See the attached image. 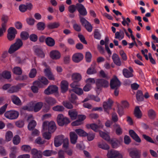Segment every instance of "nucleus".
<instances>
[{"label": "nucleus", "mask_w": 158, "mask_h": 158, "mask_svg": "<svg viewBox=\"0 0 158 158\" xmlns=\"http://www.w3.org/2000/svg\"><path fill=\"white\" fill-rule=\"evenodd\" d=\"M86 126L87 128H91L92 130L96 132L98 131L99 128H102L103 127V126L100 123H99L98 125H97L95 123L87 124Z\"/></svg>", "instance_id": "18"}, {"label": "nucleus", "mask_w": 158, "mask_h": 158, "mask_svg": "<svg viewBox=\"0 0 158 158\" xmlns=\"http://www.w3.org/2000/svg\"><path fill=\"white\" fill-rule=\"evenodd\" d=\"M45 101L49 105L52 106L56 102V100L53 98L49 97L46 98Z\"/></svg>", "instance_id": "34"}, {"label": "nucleus", "mask_w": 158, "mask_h": 158, "mask_svg": "<svg viewBox=\"0 0 158 158\" xmlns=\"http://www.w3.org/2000/svg\"><path fill=\"white\" fill-rule=\"evenodd\" d=\"M45 75L50 80H54L55 79L54 75L52 73L50 68L48 67L44 69Z\"/></svg>", "instance_id": "19"}, {"label": "nucleus", "mask_w": 158, "mask_h": 158, "mask_svg": "<svg viewBox=\"0 0 158 158\" xmlns=\"http://www.w3.org/2000/svg\"><path fill=\"white\" fill-rule=\"evenodd\" d=\"M19 115V112L15 110L8 111L4 114V116L6 118L11 120L16 119Z\"/></svg>", "instance_id": "5"}, {"label": "nucleus", "mask_w": 158, "mask_h": 158, "mask_svg": "<svg viewBox=\"0 0 158 158\" xmlns=\"http://www.w3.org/2000/svg\"><path fill=\"white\" fill-rule=\"evenodd\" d=\"M23 45L22 40L20 39H17L15 42L12 44L8 50V52L12 54L21 48Z\"/></svg>", "instance_id": "3"}, {"label": "nucleus", "mask_w": 158, "mask_h": 158, "mask_svg": "<svg viewBox=\"0 0 158 158\" xmlns=\"http://www.w3.org/2000/svg\"><path fill=\"white\" fill-rule=\"evenodd\" d=\"M96 79L94 78H89L86 79L85 81L88 84L92 85L93 84H96Z\"/></svg>", "instance_id": "43"}, {"label": "nucleus", "mask_w": 158, "mask_h": 158, "mask_svg": "<svg viewBox=\"0 0 158 158\" xmlns=\"http://www.w3.org/2000/svg\"><path fill=\"white\" fill-rule=\"evenodd\" d=\"M48 81L44 77L39 78L38 80L34 82V85H37V86L40 88L42 87L44 85H48Z\"/></svg>", "instance_id": "6"}, {"label": "nucleus", "mask_w": 158, "mask_h": 158, "mask_svg": "<svg viewBox=\"0 0 158 158\" xmlns=\"http://www.w3.org/2000/svg\"><path fill=\"white\" fill-rule=\"evenodd\" d=\"M99 133L100 136L103 139L108 142L110 141V137L108 134L102 131H100Z\"/></svg>", "instance_id": "35"}, {"label": "nucleus", "mask_w": 158, "mask_h": 158, "mask_svg": "<svg viewBox=\"0 0 158 158\" xmlns=\"http://www.w3.org/2000/svg\"><path fill=\"white\" fill-rule=\"evenodd\" d=\"M8 34L7 37L9 40H13L17 34V31L16 29L13 27H10L8 30Z\"/></svg>", "instance_id": "10"}, {"label": "nucleus", "mask_w": 158, "mask_h": 158, "mask_svg": "<svg viewBox=\"0 0 158 158\" xmlns=\"http://www.w3.org/2000/svg\"><path fill=\"white\" fill-rule=\"evenodd\" d=\"M22 150L26 152H29L31 149V147L28 145H23L21 147Z\"/></svg>", "instance_id": "48"}, {"label": "nucleus", "mask_w": 158, "mask_h": 158, "mask_svg": "<svg viewBox=\"0 0 158 158\" xmlns=\"http://www.w3.org/2000/svg\"><path fill=\"white\" fill-rule=\"evenodd\" d=\"M64 139V135H60L56 136L55 138L54 143L55 146L58 147L61 145Z\"/></svg>", "instance_id": "15"}, {"label": "nucleus", "mask_w": 158, "mask_h": 158, "mask_svg": "<svg viewBox=\"0 0 158 158\" xmlns=\"http://www.w3.org/2000/svg\"><path fill=\"white\" fill-rule=\"evenodd\" d=\"M72 91L79 95L82 94L83 93L82 89L81 88L78 87L77 88L72 89Z\"/></svg>", "instance_id": "46"}, {"label": "nucleus", "mask_w": 158, "mask_h": 158, "mask_svg": "<svg viewBox=\"0 0 158 158\" xmlns=\"http://www.w3.org/2000/svg\"><path fill=\"white\" fill-rule=\"evenodd\" d=\"M149 117L151 118H154L156 116V113L154 110L152 109L150 110L148 112Z\"/></svg>", "instance_id": "59"}, {"label": "nucleus", "mask_w": 158, "mask_h": 158, "mask_svg": "<svg viewBox=\"0 0 158 158\" xmlns=\"http://www.w3.org/2000/svg\"><path fill=\"white\" fill-rule=\"evenodd\" d=\"M112 59L114 63L117 65L120 66L121 65V62L118 56L116 54H113Z\"/></svg>", "instance_id": "22"}, {"label": "nucleus", "mask_w": 158, "mask_h": 158, "mask_svg": "<svg viewBox=\"0 0 158 158\" xmlns=\"http://www.w3.org/2000/svg\"><path fill=\"white\" fill-rule=\"evenodd\" d=\"M36 123L35 121L32 120L29 123L28 126V129L29 130H32L35 127Z\"/></svg>", "instance_id": "42"}, {"label": "nucleus", "mask_w": 158, "mask_h": 158, "mask_svg": "<svg viewBox=\"0 0 158 158\" xmlns=\"http://www.w3.org/2000/svg\"><path fill=\"white\" fill-rule=\"evenodd\" d=\"M70 139L71 143L75 144L77 141V136L74 132H71L70 133Z\"/></svg>", "instance_id": "24"}, {"label": "nucleus", "mask_w": 158, "mask_h": 158, "mask_svg": "<svg viewBox=\"0 0 158 158\" xmlns=\"http://www.w3.org/2000/svg\"><path fill=\"white\" fill-rule=\"evenodd\" d=\"M98 147L104 150H108L109 149V147L108 144L103 142H101L98 143Z\"/></svg>", "instance_id": "41"}, {"label": "nucleus", "mask_w": 158, "mask_h": 158, "mask_svg": "<svg viewBox=\"0 0 158 158\" xmlns=\"http://www.w3.org/2000/svg\"><path fill=\"white\" fill-rule=\"evenodd\" d=\"M43 136L46 139H49L51 137V133L54 132L56 129V124L54 121H45L42 125Z\"/></svg>", "instance_id": "1"}, {"label": "nucleus", "mask_w": 158, "mask_h": 158, "mask_svg": "<svg viewBox=\"0 0 158 158\" xmlns=\"http://www.w3.org/2000/svg\"><path fill=\"white\" fill-rule=\"evenodd\" d=\"M60 85L62 93H65L68 90L69 84L67 81L65 80L62 81Z\"/></svg>", "instance_id": "17"}, {"label": "nucleus", "mask_w": 158, "mask_h": 158, "mask_svg": "<svg viewBox=\"0 0 158 158\" xmlns=\"http://www.w3.org/2000/svg\"><path fill=\"white\" fill-rule=\"evenodd\" d=\"M58 90V87L55 85L49 86L44 91V93L47 95H50L57 93Z\"/></svg>", "instance_id": "9"}, {"label": "nucleus", "mask_w": 158, "mask_h": 158, "mask_svg": "<svg viewBox=\"0 0 158 158\" xmlns=\"http://www.w3.org/2000/svg\"><path fill=\"white\" fill-rule=\"evenodd\" d=\"M129 133L130 135L136 141L139 143L141 142V139L133 130H130L129 131Z\"/></svg>", "instance_id": "23"}, {"label": "nucleus", "mask_w": 158, "mask_h": 158, "mask_svg": "<svg viewBox=\"0 0 158 158\" xmlns=\"http://www.w3.org/2000/svg\"><path fill=\"white\" fill-rule=\"evenodd\" d=\"M83 55L81 53H76L73 54L72 57L73 61L75 63H78L83 58Z\"/></svg>", "instance_id": "16"}, {"label": "nucleus", "mask_w": 158, "mask_h": 158, "mask_svg": "<svg viewBox=\"0 0 158 158\" xmlns=\"http://www.w3.org/2000/svg\"><path fill=\"white\" fill-rule=\"evenodd\" d=\"M77 98L76 95L75 94H71V97L69 99L71 102L73 103H75L76 100L77 99Z\"/></svg>", "instance_id": "60"}, {"label": "nucleus", "mask_w": 158, "mask_h": 158, "mask_svg": "<svg viewBox=\"0 0 158 158\" xmlns=\"http://www.w3.org/2000/svg\"><path fill=\"white\" fill-rule=\"evenodd\" d=\"M85 59L86 61L88 62H90L91 60L92 55L89 52H87L86 53Z\"/></svg>", "instance_id": "61"}, {"label": "nucleus", "mask_w": 158, "mask_h": 158, "mask_svg": "<svg viewBox=\"0 0 158 158\" xmlns=\"http://www.w3.org/2000/svg\"><path fill=\"white\" fill-rule=\"evenodd\" d=\"M80 18L82 24L84 26L88 31L89 32H91L92 30L93 27L91 24L84 18L80 16Z\"/></svg>", "instance_id": "8"}, {"label": "nucleus", "mask_w": 158, "mask_h": 158, "mask_svg": "<svg viewBox=\"0 0 158 158\" xmlns=\"http://www.w3.org/2000/svg\"><path fill=\"white\" fill-rule=\"evenodd\" d=\"M56 120L58 125L60 126L66 125L70 123L69 118L64 117L62 114H59L57 115Z\"/></svg>", "instance_id": "4"}, {"label": "nucleus", "mask_w": 158, "mask_h": 158, "mask_svg": "<svg viewBox=\"0 0 158 158\" xmlns=\"http://www.w3.org/2000/svg\"><path fill=\"white\" fill-rule=\"evenodd\" d=\"M46 44L49 46L52 47L55 45V41L53 39L50 37H48L45 39Z\"/></svg>", "instance_id": "33"}, {"label": "nucleus", "mask_w": 158, "mask_h": 158, "mask_svg": "<svg viewBox=\"0 0 158 158\" xmlns=\"http://www.w3.org/2000/svg\"><path fill=\"white\" fill-rule=\"evenodd\" d=\"M110 85L112 89H118L120 85V82L117 78L115 77L111 80Z\"/></svg>", "instance_id": "11"}, {"label": "nucleus", "mask_w": 158, "mask_h": 158, "mask_svg": "<svg viewBox=\"0 0 158 158\" xmlns=\"http://www.w3.org/2000/svg\"><path fill=\"white\" fill-rule=\"evenodd\" d=\"M31 153L34 158H42V155L40 151H38L36 149H33L31 151Z\"/></svg>", "instance_id": "26"}, {"label": "nucleus", "mask_w": 158, "mask_h": 158, "mask_svg": "<svg viewBox=\"0 0 158 158\" xmlns=\"http://www.w3.org/2000/svg\"><path fill=\"white\" fill-rule=\"evenodd\" d=\"M131 21L130 19L129 18H127L126 19L122 21V23L124 26H125L127 25V26H129Z\"/></svg>", "instance_id": "62"}, {"label": "nucleus", "mask_w": 158, "mask_h": 158, "mask_svg": "<svg viewBox=\"0 0 158 158\" xmlns=\"http://www.w3.org/2000/svg\"><path fill=\"white\" fill-rule=\"evenodd\" d=\"M75 131L78 135L80 136H86L87 135V133L86 132L81 129H76Z\"/></svg>", "instance_id": "40"}, {"label": "nucleus", "mask_w": 158, "mask_h": 158, "mask_svg": "<svg viewBox=\"0 0 158 158\" xmlns=\"http://www.w3.org/2000/svg\"><path fill=\"white\" fill-rule=\"evenodd\" d=\"M133 71L132 68L130 67L129 68V69H124L123 70V73L125 77L128 78L133 76Z\"/></svg>", "instance_id": "14"}, {"label": "nucleus", "mask_w": 158, "mask_h": 158, "mask_svg": "<svg viewBox=\"0 0 158 158\" xmlns=\"http://www.w3.org/2000/svg\"><path fill=\"white\" fill-rule=\"evenodd\" d=\"M63 143V148H64V150L65 149L69 148V141L68 138H65L64 140Z\"/></svg>", "instance_id": "52"}, {"label": "nucleus", "mask_w": 158, "mask_h": 158, "mask_svg": "<svg viewBox=\"0 0 158 158\" xmlns=\"http://www.w3.org/2000/svg\"><path fill=\"white\" fill-rule=\"evenodd\" d=\"M76 8L80 14L83 16H85L87 14V12L84 6L81 4L77 3L76 5Z\"/></svg>", "instance_id": "13"}, {"label": "nucleus", "mask_w": 158, "mask_h": 158, "mask_svg": "<svg viewBox=\"0 0 158 158\" xmlns=\"http://www.w3.org/2000/svg\"><path fill=\"white\" fill-rule=\"evenodd\" d=\"M53 152L51 150H46L43 152V155L46 156H51L53 154Z\"/></svg>", "instance_id": "57"}, {"label": "nucleus", "mask_w": 158, "mask_h": 158, "mask_svg": "<svg viewBox=\"0 0 158 158\" xmlns=\"http://www.w3.org/2000/svg\"><path fill=\"white\" fill-rule=\"evenodd\" d=\"M43 106V103L41 102L34 104L33 102H31L27 106H23V109L24 110L28 111L33 110L35 112H37L41 109Z\"/></svg>", "instance_id": "2"}, {"label": "nucleus", "mask_w": 158, "mask_h": 158, "mask_svg": "<svg viewBox=\"0 0 158 158\" xmlns=\"http://www.w3.org/2000/svg\"><path fill=\"white\" fill-rule=\"evenodd\" d=\"M96 85L99 89L101 87H107L109 86V82L106 80L102 79H96Z\"/></svg>", "instance_id": "7"}, {"label": "nucleus", "mask_w": 158, "mask_h": 158, "mask_svg": "<svg viewBox=\"0 0 158 158\" xmlns=\"http://www.w3.org/2000/svg\"><path fill=\"white\" fill-rule=\"evenodd\" d=\"M13 137L12 133L10 131L6 132L5 135V139L7 142L10 141L12 139Z\"/></svg>", "instance_id": "39"}, {"label": "nucleus", "mask_w": 158, "mask_h": 158, "mask_svg": "<svg viewBox=\"0 0 158 158\" xmlns=\"http://www.w3.org/2000/svg\"><path fill=\"white\" fill-rule=\"evenodd\" d=\"M37 27L39 30H43L45 27V24L43 22H39L37 24Z\"/></svg>", "instance_id": "56"}, {"label": "nucleus", "mask_w": 158, "mask_h": 158, "mask_svg": "<svg viewBox=\"0 0 158 158\" xmlns=\"http://www.w3.org/2000/svg\"><path fill=\"white\" fill-rule=\"evenodd\" d=\"M62 104L67 109H71L73 108L72 105L68 101H64L62 102Z\"/></svg>", "instance_id": "50"}, {"label": "nucleus", "mask_w": 158, "mask_h": 158, "mask_svg": "<svg viewBox=\"0 0 158 158\" xmlns=\"http://www.w3.org/2000/svg\"><path fill=\"white\" fill-rule=\"evenodd\" d=\"M60 25V23L59 22H55L48 23L47 27L48 29H53L57 28Z\"/></svg>", "instance_id": "32"}, {"label": "nucleus", "mask_w": 158, "mask_h": 158, "mask_svg": "<svg viewBox=\"0 0 158 158\" xmlns=\"http://www.w3.org/2000/svg\"><path fill=\"white\" fill-rule=\"evenodd\" d=\"M108 142L110 143L112 148H117L121 144L120 141L118 140L110 139V141Z\"/></svg>", "instance_id": "25"}, {"label": "nucleus", "mask_w": 158, "mask_h": 158, "mask_svg": "<svg viewBox=\"0 0 158 158\" xmlns=\"http://www.w3.org/2000/svg\"><path fill=\"white\" fill-rule=\"evenodd\" d=\"M52 109L55 111L61 112L64 110V108L62 106L57 105L53 107Z\"/></svg>", "instance_id": "49"}, {"label": "nucleus", "mask_w": 158, "mask_h": 158, "mask_svg": "<svg viewBox=\"0 0 158 158\" xmlns=\"http://www.w3.org/2000/svg\"><path fill=\"white\" fill-rule=\"evenodd\" d=\"M36 73L37 71L36 69H32L31 70L29 75L30 78H33L35 76Z\"/></svg>", "instance_id": "54"}, {"label": "nucleus", "mask_w": 158, "mask_h": 158, "mask_svg": "<svg viewBox=\"0 0 158 158\" xmlns=\"http://www.w3.org/2000/svg\"><path fill=\"white\" fill-rule=\"evenodd\" d=\"M113 102L109 98L107 102H105L103 103V107L105 110L107 111L109 114V112L107 111V110L110 109Z\"/></svg>", "instance_id": "20"}, {"label": "nucleus", "mask_w": 158, "mask_h": 158, "mask_svg": "<svg viewBox=\"0 0 158 158\" xmlns=\"http://www.w3.org/2000/svg\"><path fill=\"white\" fill-rule=\"evenodd\" d=\"M134 114L136 117L137 118H140L142 116V113L139 107H135L134 111Z\"/></svg>", "instance_id": "36"}, {"label": "nucleus", "mask_w": 158, "mask_h": 158, "mask_svg": "<svg viewBox=\"0 0 158 158\" xmlns=\"http://www.w3.org/2000/svg\"><path fill=\"white\" fill-rule=\"evenodd\" d=\"M11 76L10 72L8 71H4L2 73V74H0V80L2 79L3 78L9 79Z\"/></svg>", "instance_id": "28"}, {"label": "nucleus", "mask_w": 158, "mask_h": 158, "mask_svg": "<svg viewBox=\"0 0 158 158\" xmlns=\"http://www.w3.org/2000/svg\"><path fill=\"white\" fill-rule=\"evenodd\" d=\"M50 55L51 58L54 60L58 59L61 56L60 52L57 50L52 51L50 52Z\"/></svg>", "instance_id": "21"}, {"label": "nucleus", "mask_w": 158, "mask_h": 158, "mask_svg": "<svg viewBox=\"0 0 158 158\" xmlns=\"http://www.w3.org/2000/svg\"><path fill=\"white\" fill-rule=\"evenodd\" d=\"M141 153V152L137 149H133L129 151V156L131 158H140Z\"/></svg>", "instance_id": "12"}, {"label": "nucleus", "mask_w": 158, "mask_h": 158, "mask_svg": "<svg viewBox=\"0 0 158 158\" xmlns=\"http://www.w3.org/2000/svg\"><path fill=\"white\" fill-rule=\"evenodd\" d=\"M29 37L28 33L26 31H22L20 33V37L23 40H26Z\"/></svg>", "instance_id": "47"}, {"label": "nucleus", "mask_w": 158, "mask_h": 158, "mask_svg": "<svg viewBox=\"0 0 158 158\" xmlns=\"http://www.w3.org/2000/svg\"><path fill=\"white\" fill-rule=\"evenodd\" d=\"M11 98L13 103L18 106L22 105V102L19 97L15 95L11 96Z\"/></svg>", "instance_id": "27"}, {"label": "nucleus", "mask_w": 158, "mask_h": 158, "mask_svg": "<svg viewBox=\"0 0 158 158\" xmlns=\"http://www.w3.org/2000/svg\"><path fill=\"white\" fill-rule=\"evenodd\" d=\"M82 78L80 74L78 73H75L72 75V80L76 81H80Z\"/></svg>", "instance_id": "30"}, {"label": "nucleus", "mask_w": 158, "mask_h": 158, "mask_svg": "<svg viewBox=\"0 0 158 158\" xmlns=\"http://www.w3.org/2000/svg\"><path fill=\"white\" fill-rule=\"evenodd\" d=\"M68 114L71 118L73 120L75 119L78 115L77 112L74 110H69Z\"/></svg>", "instance_id": "29"}, {"label": "nucleus", "mask_w": 158, "mask_h": 158, "mask_svg": "<svg viewBox=\"0 0 158 158\" xmlns=\"http://www.w3.org/2000/svg\"><path fill=\"white\" fill-rule=\"evenodd\" d=\"M114 127L115 128L116 134L118 135H121L122 133V130L119 125L115 124Z\"/></svg>", "instance_id": "44"}, {"label": "nucleus", "mask_w": 158, "mask_h": 158, "mask_svg": "<svg viewBox=\"0 0 158 158\" xmlns=\"http://www.w3.org/2000/svg\"><path fill=\"white\" fill-rule=\"evenodd\" d=\"M13 71L14 73L17 75H20L22 73V70L19 67H15L13 70Z\"/></svg>", "instance_id": "51"}, {"label": "nucleus", "mask_w": 158, "mask_h": 158, "mask_svg": "<svg viewBox=\"0 0 158 158\" xmlns=\"http://www.w3.org/2000/svg\"><path fill=\"white\" fill-rule=\"evenodd\" d=\"M136 99L138 101L140 102L143 100V97L141 91L138 90L136 94Z\"/></svg>", "instance_id": "38"}, {"label": "nucleus", "mask_w": 158, "mask_h": 158, "mask_svg": "<svg viewBox=\"0 0 158 158\" xmlns=\"http://www.w3.org/2000/svg\"><path fill=\"white\" fill-rule=\"evenodd\" d=\"M119 53L123 60L125 61L127 60V58L126 55L123 50H120L119 51Z\"/></svg>", "instance_id": "64"}, {"label": "nucleus", "mask_w": 158, "mask_h": 158, "mask_svg": "<svg viewBox=\"0 0 158 158\" xmlns=\"http://www.w3.org/2000/svg\"><path fill=\"white\" fill-rule=\"evenodd\" d=\"M21 139L19 135H16L14 136L13 139V142L14 144L17 145L20 142Z\"/></svg>", "instance_id": "45"}, {"label": "nucleus", "mask_w": 158, "mask_h": 158, "mask_svg": "<svg viewBox=\"0 0 158 158\" xmlns=\"http://www.w3.org/2000/svg\"><path fill=\"white\" fill-rule=\"evenodd\" d=\"M124 32L122 30H120L119 31H117L115 33V38L118 39L119 40H121L124 37Z\"/></svg>", "instance_id": "31"}, {"label": "nucleus", "mask_w": 158, "mask_h": 158, "mask_svg": "<svg viewBox=\"0 0 158 158\" xmlns=\"http://www.w3.org/2000/svg\"><path fill=\"white\" fill-rule=\"evenodd\" d=\"M80 85L79 83L75 81L70 85V86L73 89H74L77 88L78 87L80 86Z\"/></svg>", "instance_id": "63"}, {"label": "nucleus", "mask_w": 158, "mask_h": 158, "mask_svg": "<svg viewBox=\"0 0 158 158\" xmlns=\"http://www.w3.org/2000/svg\"><path fill=\"white\" fill-rule=\"evenodd\" d=\"M19 88V87L17 86H14L11 87L10 89L8 90V92L10 93H13L17 92Z\"/></svg>", "instance_id": "58"}, {"label": "nucleus", "mask_w": 158, "mask_h": 158, "mask_svg": "<svg viewBox=\"0 0 158 158\" xmlns=\"http://www.w3.org/2000/svg\"><path fill=\"white\" fill-rule=\"evenodd\" d=\"M97 71L93 67L89 68L87 71V73L89 75L93 74L96 73Z\"/></svg>", "instance_id": "55"}, {"label": "nucleus", "mask_w": 158, "mask_h": 158, "mask_svg": "<svg viewBox=\"0 0 158 158\" xmlns=\"http://www.w3.org/2000/svg\"><path fill=\"white\" fill-rule=\"evenodd\" d=\"M6 25L5 23H2V27L0 28V36L3 35L4 33L5 32L6 30Z\"/></svg>", "instance_id": "53"}, {"label": "nucleus", "mask_w": 158, "mask_h": 158, "mask_svg": "<svg viewBox=\"0 0 158 158\" xmlns=\"http://www.w3.org/2000/svg\"><path fill=\"white\" fill-rule=\"evenodd\" d=\"M34 52L35 54L41 58H43L44 57V54L40 49L36 48L35 49Z\"/></svg>", "instance_id": "37"}]
</instances>
